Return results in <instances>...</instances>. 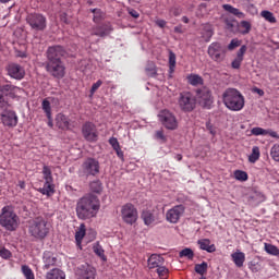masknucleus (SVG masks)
<instances>
[{"mask_svg":"<svg viewBox=\"0 0 279 279\" xmlns=\"http://www.w3.org/2000/svg\"><path fill=\"white\" fill-rule=\"evenodd\" d=\"M65 53L66 50H64V47L60 45L48 47L46 51L47 62L45 69L47 73L52 75V77H57L58 80H62V77H64L66 73V66H64L62 58H64Z\"/></svg>","mask_w":279,"mask_h":279,"instance_id":"1","label":"nucleus"},{"mask_svg":"<svg viewBox=\"0 0 279 279\" xmlns=\"http://www.w3.org/2000/svg\"><path fill=\"white\" fill-rule=\"evenodd\" d=\"M100 208L101 203L99 202V197L88 194L77 201L75 210L77 218L86 221L87 219L97 217Z\"/></svg>","mask_w":279,"mask_h":279,"instance_id":"2","label":"nucleus"},{"mask_svg":"<svg viewBox=\"0 0 279 279\" xmlns=\"http://www.w3.org/2000/svg\"><path fill=\"white\" fill-rule=\"evenodd\" d=\"M222 102L231 112H241L245 108V96L236 88H227L222 93Z\"/></svg>","mask_w":279,"mask_h":279,"instance_id":"3","label":"nucleus"},{"mask_svg":"<svg viewBox=\"0 0 279 279\" xmlns=\"http://www.w3.org/2000/svg\"><path fill=\"white\" fill-rule=\"evenodd\" d=\"M21 219L12 205H5L0 211V226L9 232H14L19 228Z\"/></svg>","mask_w":279,"mask_h":279,"instance_id":"4","label":"nucleus"},{"mask_svg":"<svg viewBox=\"0 0 279 279\" xmlns=\"http://www.w3.org/2000/svg\"><path fill=\"white\" fill-rule=\"evenodd\" d=\"M28 232L36 241H45L49 236V226L47 220L36 218L28 227Z\"/></svg>","mask_w":279,"mask_h":279,"instance_id":"5","label":"nucleus"},{"mask_svg":"<svg viewBox=\"0 0 279 279\" xmlns=\"http://www.w3.org/2000/svg\"><path fill=\"white\" fill-rule=\"evenodd\" d=\"M178 104L182 112H193L197 106V98L191 92H182L179 96Z\"/></svg>","mask_w":279,"mask_h":279,"instance_id":"6","label":"nucleus"},{"mask_svg":"<svg viewBox=\"0 0 279 279\" xmlns=\"http://www.w3.org/2000/svg\"><path fill=\"white\" fill-rule=\"evenodd\" d=\"M207 53L214 62H223L228 53V49L219 41H214L208 46Z\"/></svg>","mask_w":279,"mask_h":279,"instance_id":"7","label":"nucleus"},{"mask_svg":"<svg viewBox=\"0 0 279 279\" xmlns=\"http://www.w3.org/2000/svg\"><path fill=\"white\" fill-rule=\"evenodd\" d=\"M26 23L35 32L47 29V17L40 13H31L26 16Z\"/></svg>","mask_w":279,"mask_h":279,"instance_id":"8","label":"nucleus"},{"mask_svg":"<svg viewBox=\"0 0 279 279\" xmlns=\"http://www.w3.org/2000/svg\"><path fill=\"white\" fill-rule=\"evenodd\" d=\"M121 217L124 223L134 226L138 221V209L133 204L126 203L121 207Z\"/></svg>","mask_w":279,"mask_h":279,"instance_id":"9","label":"nucleus"},{"mask_svg":"<svg viewBox=\"0 0 279 279\" xmlns=\"http://www.w3.org/2000/svg\"><path fill=\"white\" fill-rule=\"evenodd\" d=\"M43 175L45 180L44 187L39 189V193L41 195H53L56 193L54 185H53V177L51 175V168L49 166H44L43 168Z\"/></svg>","mask_w":279,"mask_h":279,"instance_id":"10","label":"nucleus"},{"mask_svg":"<svg viewBox=\"0 0 279 279\" xmlns=\"http://www.w3.org/2000/svg\"><path fill=\"white\" fill-rule=\"evenodd\" d=\"M158 118L166 130H178V119L171 111L167 109L161 110Z\"/></svg>","mask_w":279,"mask_h":279,"instance_id":"11","label":"nucleus"},{"mask_svg":"<svg viewBox=\"0 0 279 279\" xmlns=\"http://www.w3.org/2000/svg\"><path fill=\"white\" fill-rule=\"evenodd\" d=\"M196 98L198 99L199 105L203 108H207L208 110H210L213 104L215 102V98H213V92H210L208 87L197 89Z\"/></svg>","mask_w":279,"mask_h":279,"instance_id":"12","label":"nucleus"},{"mask_svg":"<svg viewBox=\"0 0 279 279\" xmlns=\"http://www.w3.org/2000/svg\"><path fill=\"white\" fill-rule=\"evenodd\" d=\"M184 213H186V207L184 205H175L167 210L166 221H168V223H179L180 219L184 217Z\"/></svg>","mask_w":279,"mask_h":279,"instance_id":"13","label":"nucleus"},{"mask_svg":"<svg viewBox=\"0 0 279 279\" xmlns=\"http://www.w3.org/2000/svg\"><path fill=\"white\" fill-rule=\"evenodd\" d=\"M2 108L4 110L1 112V122L4 128H16L19 125V116H16V112L8 109V105H2Z\"/></svg>","mask_w":279,"mask_h":279,"instance_id":"14","label":"nucleus"},{"mask_svg":"<svg viewBox=\"0 0 279 279\" xmlns=\"http://www.w3.org/2000/svg\"><path fill=\"white\" fill-rule=\"evenodd\" d=\"M82 134L88 143H97L98 134L97 126L92 122H86L82 126Z\"/></svg>","mask_w":279,"mask_h":279,"instance_id":"15","label":"nucleus"},{"mask_svg":"<svg viewBox=\"0 0 279 279\" xmlns=\"http://www.w3.org/2000/svg\"><path fill=\"white\" fill-rule=\"evenodd\" d=\"M83 173L86 175H97L99 173V161L95 158H87L82 165Z\"/></svg>","mask_w":279,"mask_h":279,"instance_id":"16","label":"nucleus"},{"mask_svg":"<svg viewBox=\"0 0 279 279\" xmlns=\"http://www.w3.org/2000/svg\"><path fill=\"white\" fill-rule=\"evenodd\" d=\"M7 72L12 80L21 81L25 77V68L19 63H9L7 65Z\"/></svg>","mask_w":279,"mask_h":279,"instance_id":"17","label":"nucleus"},{"mask_svg":"<svg viewBox=\"0 0 279 279\" xmlns=\"http://www.w3.org/2000/svg\"><path fill=\"white\" fill-rule=\"evenodd\" d=\"M112 32V25L110 23H105L101 25H95L90 29L92 36H98L99 38H106V36H110Z\"/></svg>","mask_w":279,"mask_h":279,"instance_id":"18","label":"nucleus"},{"mask_svg":"<svg viewBox=\"0 0 279 279\" xmlns=\"http://www.w3.org/2000/svg\"><path fill=\"white\" fill-rule=\"evenodd\" d=\"M78 279H96L97 278V269L93 266H82L78 269Z\"/></svg>","mask_w":279,"mask_h":279,"instance_id":"19","label":"nucleus"},{"mask_svg":"<svg viewBox=\"0 0 279 279\" xmlns=\"http://www.w3.org/2000/svg\"><path fill=\"white\" fill-rule=\"evenodd\" d=\"M245 53H247V46L243 45L236 52V57L231 62V66L233 69H241V64H243V60H245Z\"/></svg>","mask_w":279,"mask_h":279,"instance_id":"20","label":"nucleus"},{"mask_svg":"<svg viewBox=\"0 0 279 279\" xmlns=\"http://www.w3.org/2000/svg\"><path fill=\"white\" fill-rule=\"evenodd\" d=\"M44 269H51V267H56V263H58V257L53 255L50 251H45L43 256Z\"/></svg>","mask_w":279,"mask_h":279,"instance_id":"21","label":"nucleus"},{"mask_svg":"<svg viewBox=\"0 0 279 279\" xmlns=\"http://www.w3.org/2000/svg\"><path fill=\"white\" fill-rule=\"evenodd\" d=\"M251 134L253 136H271V138H279V135H278V132L271 130V129H268V130H265L260 126H256V128H253L251 130Z\"/></svg>","mask_w":279,"mask_h":279,"instance_id":"22","label":"nucleus"},{"mask_svg":"<svg viewBox=\"0 0 279 279\" xmlns=\"http://www.w3.org/2000/svg\"><path fill=\"white\" fill-rule=\"evenodd\" d=\"M14 88L16 87L10 84L0 86V104L2 106H8V95L13 93Z\"/></svg>","mask_w":279,"mask_h":279,"instance_id":"23","label":"nucleus"},{"mask_svg":"<svg viewBox=\"0 0 279 279\" xmlns=\"http://www.w3.org/2000/svg\"><path fill=\"white\" fill-rule=\"evenodd\" d=\"M56 125L59 130H71V120L69 117L58 113L56 118Z\"/></svg>","mask_w":279,"mask_h":279,"instance_id":"24","label":"nucleus"},{"mask_svg":"<svg viewBox=\"0 0 279 279\" xmlns=\"http://www.w3.org/2000/svg\"><path fill=\"white\" fill-rule=\"evenodd\" d=\"M165 265V258L158 254H153L148 258V268L150 269H158Z\"/></svg>","mask_w":279,"mask_h":279,"instance_id":"25","label":"nucleus"},{"mask_svg":"<svg viewBox=\"0 0 279 279\" xmlns=\"http://www.w3.org/2000/svg\"><path fill=\"white\" fill-rule=\"evenodd\" d=\"M197 245L199 246V250L208 252V254L217 252V246H215V244H211L210 239H201L197 241Z\"/></svg>","mask_w":279,"mask_h":279,"instance_id":"26","label":"nucleus"},{"mask_svg":"<svg viewBox=\"0 0 279 279\" xmlns=\"http://www.w3.org/2000/svg\"><path fill=\"white\" fill-rule=\"evenodd\" d=\"M45 279H66V272L60 268H52L46 274Z\"/></svg>","mask_w":279,"mask_h":279,"instance_id":"27","label":"nucleus"},{"mask_svg":"<svg viewBox=\"0 0 279 279\" xmlns=\"http://www.w3.org/2000/svg\"><path fill=\"white\" fill-rule=\"evenodd\" d=\"M231 258L235 266L243 267L245 263V253L236 251L235 253L231 254Z\"/></svg>","mask_w":279,"mask_h":279,"instance_id":"28","label":"nucleus"},{"mask_svg":"<svg viewBox=\"0 0 279 279\" xmlns=\"http://www.w3.org/2000/svg\"><path fill=\"white\" fill-rule=\"evenodd\" d=\"M222 8L226 12L233 14V16H236L238 19H245V13L241 12V10L232 7L231 4H223Z\"/></svg>","mask_w":279,"mask_h":279,"instance_id":"29","label":"nucleus"},{"mask_svg":"<svg viewBox=\"0 0 279 279\" xmlns=\"http://www.w3.org/2000/svg\"><path fill=\"white\" fill-rule=\"evenodd\" d=\"M86 236V225L81 223L78 230L75 232L76 245H82V241Z\"/></svg>","mask_w":279,"mask_h":279,"instance_id":"30","label":"nucleus"},{"mask_svg":"<svg viewBox=\"0 0 279 279\" xmlns=\"http://www.w3.org/2000/svg\"><path fill=\"white\" fill-rule=\"evenodd\" d=\"M187 82L191 86H202V84H204V78L198 74H190L187 76Z\"/></svg>","mask_w":279,"mask_h":279,"instance_id":"31","label":"nucleus"},{"mask_svg":"<svg viewBox=\"0 0 279 279\" xmlns=\"http://www.w3.org/2000/svg\"><path fill=\"white\" fill-rule=\"evenodd\" d=\"M142 219H143L145 226H151V223H154V221H156V217L149 210H144L142 213Z\"/></svg>","mask_w":279,"mask_h":279,"instance_id":"32","label":"nucleus"},{"mask_svg":"<svg viewBox=\"0 0 279 279\" xmlns=\"http://www.w3.org/2000/svg\"><path fill=\"white\" fill-rule=\"evenodd\" d=\"M214 34L215 33L213 32V27L210 26V24L204 25L202 36L206 43H210Z\"/></svg>","mask_w":279,"mask_h":279,"instance_id":"33","label":"nucleus"},{"mask_svg":"<svg viewBox=\"0 0 279 279\" xmlns=\"http://www.w3.org/2000/svg\"><path fill=\"white\" fill-rule=\"evenodd\" d=\"M260 158V148L258 146H254L252 148V154L248 156V161L254 165Z\"/></svg>","mask_w":279,"mask_h":279,"instance_id":"34","label":"nucleus"},{"mask_svg":"<svg viewBox=\"0 0 279 279\" xmlns=\"http://www.w3.org/2000/svg\"><path fill=\"white\" fill-rule=\"evenodd\" d=\"M89 189L93 193H97L99 195L101 191H104V185L101 184V181L96 180L89 184Z\"/></svg>","mask_w":279,"mask_h":279,"instance_id":"35","label":"nucleus"},{"mask_svg":"<svg viewBox=\"0 0 279 279\" xmlns=\"http://www.w3.org/2000/svg\"><path fill=\"white\" fill-rule=\"evenodd\" d=\"M179 256L180 258H187L189 260H193V258H195V253L191 248L186 247L180 251Z\"/></svg>","mask_w":279,"mask_h":279,"instance_id":"36","label":"nucleus"},{"mask_svg":"<svg viewBox=\"0 0 279 279\" xmlns=\"http://www.w3.org/2000/svg\"><path fill=\"white\" fill-rule=\"evenodd\" d=\"M234 178L239 181V182H247L250 175H247V172L243 171V170H235L233 172Z\"/></svg>","mask_w":279,"mask_h":279,"instance_id":"37","label":"nucleus"},{"mask_svg":"<svg viewBox=\"0 0 279 279\" xmlns=\"http://www.w3.org/2000/svg\"><path fill=\"white\" fill-rule=\"evenodd\" d=\"M240 27H241V34L243 36L247 35V34H250V32H252V23H250L247 21H241Z\"/></svg>","mask_w":279,"mask_h":279,"instance_id":"38","label":"nucleus"},{"mask_svg":"<svg viewBox=\"0 0 279 279\" xmlns=\"http://www.w3.org/2000/svg\"><path fill=\"white\" fill-rule=\"evenodd\" d=\"M22 274L26 279H36L34 270H32V268H29L27 265L22 266Z\"/></svg>","mask_w":279,"mask_h":279,"instance_id":"39","label":"nucleus"},{"mask_svg":"<svg viewBox=\"0 0 279 279\" xmlns=\"http://www.w3.org/2000/svg\"><path fill=\"white\" fill-rule=\"evenodd\" d=\"M194 269L196 274H199V276H204V274L208 271V263L203 262L202 264H196Z\"/></svg>","mask_w":279,"mask_h":279,"instance_id":"40","label":"nucleus"},{"mask_svg":"<svg viewBox=\"0 0 279 279\" xmlns=\"http://www.w3.org/2000/svg\"><path fill=\"white\" fill-rule=\"evenodd\" d=\"M265 251L272 256H279V248L274 244L265 243Z\"/></svg>","mask_w":279,"mask_h":279,"instance_id":"41","label":"nucleus"},{"mask_svg":"<svg viewBox=\"0 0 279 279\" xmlns=\"http://www.w3.org/2000/svg\"><path fill=\"white\" fill-rule=\"evenodd\" d=\"M43 110L46 112V117L51 119V102L48 99H44L41 102Z\"/></svg>","mask_w":279,"mask_h":279,"instance_id":"42","label":"nucleus"},{"mask_svg":"<svg viewBox=\"0 0 279 279\" xmlns=\"http://www.w3.org/2000/svg\"><path fill=\"white\" fill-rule=\"evenodd\" d=\"M94 253H95L96 256H99V258H102V260H106V254H105L104 247H101L99 245V242H97L94 245Z\"/></svg>","mask_w":279,"mask_h":279,"instance_id":"43","label":"nucleus"},{"mask_svg":"<svg viewBox=\"0 0 279 279\" xmlns=\"http://www.w3.org/2000/svg\"><path fill=\"white\" fill-rule=\"evenodd\" d=\"M260 16H263L265 21H268V23H276V16H274V13L270 11H262Z\"/></svg>","mask_w":279,"mask_h":279,"instance_id":"44","label":"nucleus"},{"mask_svg":"<svg viewBox=\"0 0 279 279\" xmlns=\"http://www.w3.org/2000/svg\"><path fill=\"white\" fill-rule=\"evenodd\" d=\"M156 271L160 279H167L169 276V269L165 266H159Z\"/></svg>","mask_w":279,"mask_h":279,"instance_id":"45","label":"nucleus"},{"mask_svg":"<svg viewBox=\"0 0 279 279\" xmlns=\"http://www.w3.org/2000/svg\"><path fill=\"white\" fill-rule=\"evenodd\" d=\"M175 71V54L173 51L169 52V72L174 73Z\"/></svg>","mask_w":279,"mask_h":279,"instance_id":"46","label":"nucleus"},{"mask_svg":"<svg viewBox=\"0 0 279 279\" xmlns=\"http://www.w3.org/2000/svg\"><path fill=\"white\" fill-rule=\"evenodd\" d=\"M270 156L272 160L279 162V144H275L270 149Z\"/></svg>","mask_w":279,"mask_h":279,"instance_id":"47","label":"nucleus"},{"mask_svg":"<svg viewBox=\"0 0 279 279\" xmlns=\"http://www.w3.org/2000/svg\"><path fill=\"white\" fill-rule=\"evenodd\" d=\"M0 258L9 260V258H12V252L5 247H0Z\"/></svg>","mask_w":279,"mask_h":279,"instance_id":"48","label":"nucleus"},{"mask_svg":"<svg viewBox=\"0 0 279 279\" xmlns=\"http://www.w3.org/2000/svg\"><path fill=\"white\" fill-rule=\"evenodd\" d=\"M146 72L151 75V77L156 76V64L154 62H149L146 66Z\"/></svg>","mask_w":279,"mask_h":279,"instance_id":"49","label":"nucleus"},{"mask_svg":"<svg viewBox=\"0 0 279 279\" xmlns=\"http://www.w3.org/2000/svg\"><path fill=\"white\" fill-rule=\"evenodd\" d=\"M236 47H241V40L239 39H232L230 44L228 45V50L229 51H234Z\"/></svg>","mask_w":279,"mask_h":279,"instance_id":"50","label":"nucleus"},{"mask_svg":"<svg viewBox=\"0 0 279 279\" xmlns=\"http://www.w3.org/2000/svg\"><path fill=\"white\" fill-rule=\"evenodd\" d=\"M101 84H104L101 80H98L96 83H94L90 88V95H95V93H97V90H99L101 87Z\"/></svg>","mask_w":279,"mask_h":279,"instance_id":"51","label":"nucleus"},{"mask_svg":"<svg viewBox=\"0 0 279 279\" xmlns=\"http://www.w3.org/2000/svg\"><path fill=\"white\" fill-rule=\"evenodd\" d=\"M109 145H111L113 150L119 149V147H121V144H119V140H117V137L109 138Z\"/></svg>","mask_w":279,"mask_h":279,"instance_id":"52","label":"nucleus"},{"mask_svg":"<svg viewBox=\"0 0 279 279\" xmlns=\"http://www.w3.org/2000/svg\"><path fill=\"white\" fill-rule=\"evenodd\" d=\"M206 128L209 132V134H211V136H215L217 134V129H215V126L213 125V123L206 122Z\"/></svg>","mask_w":279,"mask_h":279,"instance_id":"53","label":"nucleus"},{"mask_svg":"<svg viewBox=\"0 0 279 279\" xmlns=\"http://www.w3.org/2000/svg\"><path fill=\"white\" fill-rule=\"evenodd\" d=\"M93 13L95 14L94 19H93L94 23H100L101 22V15L99 13V9H94Z\"/></svg>","mask_w":279,"mask_h":279,"instance_id":"54","label":"nucleus"},{"mask_svg":"<svg viewBox=\"0 0 279 279\" xmlns=\"http://www.w3.org/2000/svg\"><path fill=\"white\" fill-rule=\"evenodd\" d=\"M156 138H158V141H162V143H167V136H165V132L162 131L156 132Z\"/></svg>","mask_w":279,"mask_h":279,"instance_id":"55","label":"nucleus"},{"mask_svg":"<svg viewBox=\"0 0 279 279\" xmlns=\"http://www.w3.org/2000/svg\"><path fill=\"white\" fill-rule=\"evenodd\" d=\"M155 25H157V27H160V29H165V27H167V21H165V20H156L155 21Z\"/></svg>","mask_w":279,"mask_h":279,"instance_id":"56","label":"nucleus"},{"mask_svg":"<svg viewBox=\"0 0 279 279\" xmlns=\"http://www.w3.org/2000/svg\"><path fill=\"white\" fill-rule=\"evenodd\" d=\"M128 12H129L130 16H132L133 19H138V16H141L138 11H136L134 9H128Z\"/></svg>","mask_w":279,"mask_h":279,"instance_id":"57","label":"nucleus"},{"mask_svg":"<svg viewBox=\"0 0 279 279\" xmlns=\"http://www.w3.org/2000/svg\"><path fill=\"white\" fill-rule=\"evenodd\" d=\"M114 151H116L118 158H120V160H124V155H123V150L121 149V146L116 148Z\"/></svg>","mask_w":279,"mask_h":279,"instance_id":"58","label":"nucleus"},{"mask_svg":"<svg viewBox=\"0 0 279 279\" xmlns=\"http://www.w3.org/2000/svg\"><path fill=\"white\" fill-rule=\"evenodd\" d=\"M174 33L175 34H184V27L182 26V24L174 27Z\"/></svg>","mask_w":279,"mask_h":279,"instance_id":"59","label":"nucleus"},{"mask_svg":"<svg viewBox=\"0 0 279 279\" xmlns=\"http://www.w3.org/2000/svg\"><path fill=\"white\" fill-rule=\"evenodd\" d=\"M253 93H256L257 95H259V97H263V95H265V92L258 87H254Z\"/></svg>","mask_w":279,"mask_h":279,"instance_id":"60","label":"nucleus"},{"mask_svg":"<svg viewBox=\"0 0 279 279\" xmlns=\"http://www.w3.org/2000/svg\"><path fill=\"white\" fill-rule=\"evenodd\" d=\"M171 13L173 14V16H180V9L173 8L171 9Z\"/></svg>","mask_w":279,"mask_h":279,"instance_id":"61","label":"nucleus"},{"mask_svg":"<svg viewBox=\"0 0 279 279\" xmlns=\"http://www.w3.org/2000/svg\"><path fill=\"white\" fill-rule=\"evenodd\" d=\"M17 186H20L22 191H25V186H26L25 181H19Z\"/></svg>","mask_w":279,"mask_h":279,"instance_id":"62","label":"nucleus"},{"mask_svg":"<svg viewBox=\"0 0 279 279\" xmlns=\"http://www.w3.org/2000/svg\"><path fill=\"white\" fill-rule=\"evenodd\" d=\"M96 236H97V233L94 230H90L92 241L95 240Z\"/></svg>","mask_w":279,"mask_h":279,"instance_id":"63","label":"nucleus"},{"mask_svg":"<svg viewBox=\"0 0 279 279\" xmlns=\"http://www.w3.org/2000/svg\"><path fill=\"white\" fill-rule=\"evenodd\" d=\"M181 21H182L183 23H189V22H190V20H189L187 16H183V17L181 19Z\"/></svg>","mask_w":279,"mask_h":279,"instance_id":"64","label":"nucleus"}]
</instances>
